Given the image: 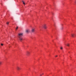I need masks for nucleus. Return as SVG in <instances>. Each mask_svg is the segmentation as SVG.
Returning a JSON list of instances; mask_svg holds the SVG:
<instances>
[{
    "label": "nucleus",
    "instance_id": "2",
    "mask_svg": "<svg viewBox=\"0 0 76 76\" xmlns=\"http://www.w3.org/2000/svg\"><path fill=\"white\" fill-rule=\"evenodd\" d=\"M42 27L44 28V29L47 28V26H46V24H44L42 26Z\"/></svg>",
    "mask_w": 76,
    "mask_h": 76
},
{
    "label": "nucleus",
    "instance_id": "15",
    "mask_svg": "<svg viewBox=\"0 0 76 76\" xmlns=\"http://www.w3.org/2000/svg\"><path fill=\"white\" fill-rule=\"evenodd\" d=\"M18 29V27H17L16 28V29L17 30Z\"/></svg>",
    "mask_w": 76,
    "mask_h": 76
},
{
    "label": "nucleus",
    "instance_id": "14",
    "mask_svg": "<svg viewBox=\"0 0 76 76\" xmlns=\"http://www.w3.org/2000/svg\"><path fill=\"white\" fill-rule=\"evenodd\" d=\"M7 25H9V22L7 23Z\"/></svg>",
    "mask_w": 76,
    "mask_h": 76
},
{
    "label": "nucleus",
    "instance_id": "3",
    "mask_svg": "<svg viewBox=\"0 0 76 76\" xmlns=\"http://www.w3.org/2000/svg\"><path fill=\"white\" fill-rule=\"evenodd\" d=\"M26 33L28 34V33L30 32V30H29V29H27L26 30Z\"/></svg>",
    "mask_w": 76,
    "mask_h": 76
},
{
    "label": "nucleus",
    "instance_id": "10",
    "mask_svg": "<svg viewBox=\"0 0 76 76\" xmlns=\"http://www.w3.org/2000/svg\"><path fill=\"white\" fill-rule=\"evenodd\" d=\"M63 29V27H61V29L62 30Z\"/></svg>",
    "mask_w": 76,
    "mask_h": 76
},
{
    "label": "nucleus",
    "instance_id": "11",
    "mask_svg": "<svg viewBox=\"0 0 76 76\" xmlns=\"http://www.w3.org/2000/svg\"><path fill=\"white\" fill-rule=\"evenodd\" d=\"M60 49H61V50H63V47H61L60 48Z\"/></svg>",
    "mask_w": 76,
    "mask_h": 76
},
{
    "label": "nucleus",
    "instance_id": "19",
    "mask_svg": "<svg viewBox=\"0 0 76 76\" xmlns=\"http://www.w3.org/2000/svg\"><path fill=\"white\" fill-rule=\"evenodd\" d=\"M42 75H44V74H43H43H42Z\"/></svg>",
    "mask_w": 76,
    "mask_h": 76
},
{
    "label": "nucleus",
    "instance_id": "17",
    "mask_svg": "<svg viewBox=\"0 0 76 76\" xmlns=\"http://www.w3.org/2000/svg\"><path fill=\"white\" fill-rule=\"evenodd\" d=\"M40 76H42V75H40Z\"/></svg>",
    "mask_w": 76,
    "mask_h": 76
},
{
    "label": "nucleus",
    "instance_id": "1",
    "mask_svg": "<svg viewBox=\"0 0 76 76\" xmlns=\"http://www.w3.org/2000/svg\"><path fill=\"white\" fill-rule=\"evenodd\" d=\"M22 36H23V33H20L18 34V38L20 41L22 42V41L23 39H22Z\"/></svg>",
    "mask_w": 76,
    "mask_h": 76
},
{
    "label": "nucleus",
    "instance_id": "9",
    "mask_svg": "<svg viewBox=\"0 0 76 76\" xmlns=\"http://www.w3.org/2000/svg\"><path fill=\"white\" fill-rule=\"evenodd\" d=\"M22 2H23V4H24V5H25V3H24V1H23Z\"/></svg>",
    "mask_w": 76,
    "mask_h": 76
},
{
    "label": "nucleus",
    "instance_id": "13",
    "mask_svg": "<svg viewBox=\"0 0 76 76\" xmlns=\"http://www.w3.org/2000/svg\"><path fill=\"white\" fill-rule=\"evenodd\" d=\"M74 3H75V4H76V1H75Z\"/></svg>",
    "mask_w": 76,
    "mask_h": 76
},
{
    "label": "nucleus",
    "instance_id": "12",
    "mask_svg": "<svg viewBox=\"0 0 76 76\" xmlns=\"http://www.w3.org/2000/svg\"><path fill=\"white\" fill-rule=\"evenodd\" d=\"M1 63H2V62H0V65H1Z\"/></svg>",
    "mask_w": 76,
    "mask_h": 76
},
{
    "label": "nucleus",
    "instance_id": "7",
    "mask_svg": "<svg viewBox=\"0 0 76 76\" xmlns=\"http://www.w3.org/2000/svg\"><path fill=\"white\" fill-rule=\"evenodd\" d=\"M71 35H72V37H75V35L74 34H71Z\"/></svg>",
    "mask_w": 76,
    "mask_h": 76
},
{
    "label": "nucleus",
    "instance_id": "18",
    "mask_svg": "<svg viewBox=\"0 0 76 76\" xmlns=\"http://www.w3.org/2000/svg\"><path fill=\"white\" fill-rule=\"evenodd\" d=\"M57 55H56V57H57Z\"/></svg>",
    "mask_w": 76,
    "mask_h": 76
},
{
    "label": "nucleus",
    "instance_id": "5",
    "mask_svg": "<svg viewBox=\"0 0 76 76\" xmlns=\"http://www.w3.org/2000/svg\"><path fill=\"white\" fill-rule=\"evenodd\" d=\"M30 54V52H27L26 53V55L28 56H29V54Z\"/></svg>",
    "mask_w": 76,
    "mask_h": 76
},
{
    "label": "nucleus",
    "instance_id": "16",
    "mask_svg": "<svg viewBox=\"0 0 76 76\" xmlns=\"http://www.w3.org/2000/svg\"><path fill=\"white\" fill-rule=\"evenodd\" d=\"M1 45H2V46H3V44H1Z\"/></svg>",
    "mask_w": 76,
    "mask_h": 76
},
{
    "label": "nucleus",
    "instance_id": "8",
    "mask_svg": "<svg viewBox=\"0 0 76 76\" xmlns=\"http://www.w3.org/2000/svg\"><path fill=\"white\" fill-rule=\"evenodd\" d=\"M69 45H70V44H66V45L67 46H68V47H69Z\"/></svg>",
    "mask_w": 76,
    "mask_h": 76
},
{
    "label": "nucleus",
    "instance_id": "21",
    "mask_svg": "<svg viewBox=\"0 0 76 76\" xmlns=\"http://www.w3.org/2000/svg\"><path fill=\"white\" fill-rule=\"evenodd\" d=\"M39 28H40V27H39Z\"/></svg>",
    "mask_w": 76,
    "mask_h": 76
},
{
    "label": "nucleus",
    "instance_id": "20",
    "mask_svg": "<svg viewBox=\"0 0 76 76\" xmlns=\"http://www.w3.org/2000/svg\"><path fill=\"white\" fill-rule=\"evenodd\" d=\"M70 57L71 58H72V57Z\"/></svg>",
    "mask_w": 76,
    "mask_h": 76
},
{
    "label": "nucleus",
    "instance_id": "4",
    "mask_svg": "<svg viewBox=\"0 0 76 76\" xmlns=\"http://www.w3.org/2000/svg\"><path fill=\"white\" fill-rule=\"evenodd\" d=\"M35 28H32L31 31V32H32V33H34V32L35 31Z\"/></svg>",
    "mask_w": 76,
    "mask_h": 76
},
{
    "label": "nucleus",
    "instance_id": "6",
    "mask_svg": "<svg viewBox=\"0 0 76 76\" xmlns=\"http://www.w3.org/2000/svg\"><path fill=\"white\" fill-rule=\"evenodd\" d=\"M17 70H20V67L18 66L17 67Z\"/></svg>",
    "mask_w": 76,
    "mask_h": 76
}]
</instances>
